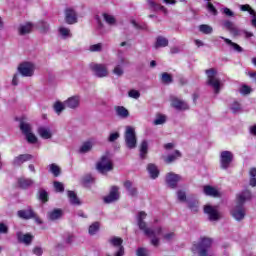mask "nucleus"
<instances>
[{
    "label": "nucleus",
    "instance_id": "f257e3e1",
    "mask_svg": "<svg viewBox=\"0 0 256 256\" xmlns=\"http://www.w3.org/2000/svg\"><path fill=\"white\" fill-rule=\"evenodd\" d=\"M145 219H147V213H145V211L138 212L136 215L137 226L139 227L140 231H143L146 237L151 239V245L154 247H159V235L163 234V228L158 227L153 230L147 227V222Z\"/></svg>",
    "mask_w": 256,
    "mask_h": 256
},
{
    "label": "nucleus",
    "instance_id": "f03ea898",
    "mask_svg": "<svg viewBox=\"0 0 256 256\" xmlns=\"http://www.w3.org/2000/svg\"><path fill=\"white\" fill-rule=\"evenodd\" d=\"M253 197L251 194V190H244L236 197V204L232 208L231 215L236 221H243L245 219V215H247V211L245 210V201H250Z\"/></svg>",
    "mask_w": 256,
    "mask_h": 256
},
{
    "label": "nucleus",
    "instance_id": "7ed1b4c3",
    "mask_svg": "<svg viewBox=\"0 0 256 256\" xmlns=\"http://www.w3.org/2000/svg\"><path fill=\"white\" fill-rule=\"evenodd\" d=\"M212 245L213 239L204 237L201 239L199 244H193L192 252L194 253V255L198 253L200 256H206Z\"/></svg>",
    "mask_w": 256,
    "mask_h": 256
},
{
    "label": "nucleus",
    "instance_id": "20e7f679",
    "mask_svg": "<svg viewBox=\"0 0 256 256\" xmlns=\"http://www.w3.org/2000/svg\"><path fill=\"white\" fill-rule=\"evenodd\" d=\"M207 84L214 89L216 95L221 91V80L217 78V70L214 68L206 70Z\"/></svg>",
    "mask_w": 256,
    "mask_h": 256
},
{
    "label": "nucleus",
    "instance_id": "39448f33",
    "mask_svg": "<svg viewBox=\"0 0 256 256\" xmlns=\"http://www.w3.org/2000/svg\"><path fill=\"white\" fill-rule=\"evenodd\" d=\"M126 147L128 149H135L137 147V134L133 126H126L124 133Z\"/></svg>",
    "mask_w": 256,
    "mask_h": 256
},
{
    "label": "nucleus",
    "instance_id": "423d86ee",
    "mask_svg": "<svg viewBox=\"0 0 256 256\" xmlns=\"http://www.w3.org/2000/svg\"><path fill=\"white\" fill-rule=\"evenodd\" d=\"M97 171L105 175V173H109V171H113V162L109 156H102L100 161H98L96 165Z\"/></svg>",
    "mask_w": 256,
    "mask_h": 256
},
{
    "label": "nucleus",
    "instance_id": "0eeeda50",
    "mask_svg": "<svg viewBox=\"0 0 256 256\" xmlns=\"http://www.w3.org/2000/svg\"><path fill=\"white\" fill-rule=\"evenodd\" d=\"M20 130L22 131L23 135H25L26 140L31 143L35 144L37 143V136L33 134V128L31 127V124L27 122H20Z\"/></svg>",
    "mask_w": 256,
    "mask_h": 256
},
{
    "label": "nucleus",
    "instance_id": "6e6552de",
    "mask_svg": "<svg viewBox=\"0 0 256 256\" xmlns=\"http://www.w3.org/2000/svg\"><path fill=\"white\" fill-rule=\"evenodd\" d=\"M90 69L94 73L95 77L103 79V77H109V67L107 64H90Z\"/></svg>",
    "mask_w": 256,
    "mask_h": 256
},
{
    "label": "nucleus",
    "instance_id": "1a4fd4ad",
    "mask_svg": "<svg viewBox=\"0 0 256 256\" xmlns=\"http://www.w3.org/2000/svg\"><path fill=\"white\" fill-rule=\"evenodd\" d=\"M17 70L22 77H33L35 75V64L33 62H22Z\"/></svg>",
    "mask_w": 256,
    "mask_h": 256
},
{
    "label": "nucleus",
    "instance_id": "9d476101",
    "mask_svg": "<svg viewBox=\"0 0 256 256\" xmlns=\"http://www.w3.org/2000/svg\"><path fill=\"white\" fill-rule=\"evenodd\" d=\"M110 245L114 247V254L113 256H123L125 255V247H123V239L120 237H112L109 239Z\"/></svg>",
    "mask_w": 256,
    "mask_h": 256
},
{
    "label": "nucleus",
    "instance_id": "9b49d317",
    "mask_svg": "<svg viewBox=\"0 0 256 256\" xmlns=\"http://www.w3.org/2000/svg\"><path fill=\"white\" fill-rule=\"evenodd\" d=\"M204 213L208 215L209 221H219L221 219V213L217 206L206 205L204 206Z\"/></svg>",
    "mask_w": 256,
    "mask_h": 256
},
{
    "label": "nucleus",
    "instance_id": "f8f14e48",
    "mask_svg": "<svg viewBox=\"0 0 256 256\" xmlns=\"http://www.w3.org/2000/svg\"><path fill=\"white\" fill-rule=\"evenodd\" d=\"M125 65H127V59L123 56L118 58L117 64L114 66L112 73L116 77H123L125 75Z\"/></svg>",
    "mask_w": 256,
    "mask_h": 256
},
{
    "label": "nucleus",
    "instance_id": "ddd939ff",
    "mask_svg": "<svg viewBox=\"0 0 256 256\" xmlns=\"http://www.w3.org/2000/svg\"><path fill=\"white\" fill-rule=\"evenodd\" d=\"M233 161V152L231 151H223L220 155V163L222 169H229V166L231 165Z\"/></svg>",
    "mask_w": 256,
    "mask_h": 256
},
{
    "label": "nucleus",
    "instance_id": "4468645a",
    "mask_svg": "<svg viewBox=\"0 0 256 256\" xmlns=\"http://www.w3.org/2000/svg\"><path fill=\"white\" fill-rule=\"evenodd\" d=\"M171 105L174 109H177V111H187V109H189V104H187V102L175 96L171 97Z\"/></svg>",
    "mask_w": 256,
    "mask_h": 256
},
{
    "label": "nucleus",
    "instance_id": "2eb2a0df",
    "mask_svg": "<svg viewBox=\"0 0 256 256\" xmlns=\"http://www.w3.org/2000/svg\"><path fill=\"white\" fill-rule=\"evenodd\" d=\"M119 201V187L112 186L109 195L104 197V203H115Z\"/></svg>",
    "mask_w": 256,
    "mask_h": 256
},
{
    "label": "nucleus",
    "instance_id": "dca6fc26",
    "mask_svg": "<svg viewBox=\"0 0 256 256\" xmlns=\"http://www.w3.org/2000/svg\"><path fill=\"white\" fill-rule=\"evenodd\" d=\"M223 27L227 31H229V33L233 35V37H239V35H241V31L239 30V28H237V26H235V23L230 20H225L223 22Z\"/></svg>",
    "mask_w": 256,
    "mask_h": 256
},
{
    "label": "nucleus",
    "instance_id": "f3484780",
    "mask_svg": "<svg viewBox=\"0 0 256 256\" xmlns=\"http://www.w3.org/2000/svg\"><path fill=\"white\" fill-rule=\"evenodd\" d=\"M16 237L19 243H23V245L27 246L31 245V243H33V239L35 238V236L31 234H24L23 232H17Z\"/></svg>",
    "mask_w": 256,
    "mask_h": 256
},
{
    "label": "nucleus",
    "instance_id": "a211bd4d",
    "mask_svg": "<svg viewBox=\"0 0 256 256\" xmlns=\"http://www.w3.org/2000/svg\"><path fill=\"white\" fill-rule=\"evenodd\" d=\"M179 181H181V177L179 176V174L170 172L166 175V183L168 186L171 187V189H175Z\"/></svg>",
    "mask_w": 256,
    "mask_h": 256
},
{
    "label": "nucleus",
    "instance_id": "6ab92c4d",
    "mask_svg": "<svg viewBox=\"0 0 256 256\" xmlns=\"http://www.w3.org/2000/svg\"><path fill=\"white\" fill-rule=\"evenodd\" d=\"M64 13L65 21L68 25H75V23H77V12L72 8H67Z\"/></svg>",
    "mask_w": 256,
    "mask_h": 256
},
{
    "label": "nucleus",
    "instance_id": "aec40b11",
    "mask_svg": "<svg viewBox=\"0 0 256 256\" xmlns=\"http://www.w3.org/2000/svg\"><path fill=\"white\" fill-rule=\"evenodd\" d=\"M31 159H33V156L31 154H20L13 159L12 165H14L15 167H21L23 163H25L26 161H31Z\"/></svg>",
    "mask_w": 256,
    "mask_h": 256
},
{
    "label": "nucleus",
    "instance_id": "412c9836",
    "mask_svg": "<svg viewBox=\"0 0 256 256\" xmlns=\"http://www.w3.org/2000/svg\"><path fill=\"white\" fill-rule=\"evenodd\" d=\"M65 102V106L68 107V109H77L81 103V97L80 96H71L69 97Z\"/></svg>",
    "mask_w": 256,
    "mask_h": 256
},
{
    "label": "nucleus",
    "instance_id": "4be33fe9",
    "mask_svg": "<svg viewBox=\"0 0 256 256\" xmlns=\"http://www.w3.org/2000/svg\"><path fill=\"white\" fill-rule=\"evenodd\" d=\"M203 193L204 195H207L208 197H221V191L217 189L216 187L206 185L203 187Z\"/></svg>",
    "mask_w": 256,
    "mask_h": 256
},
{
    "label": "nucleus",
    "instance_id": "5701e85b",
    "mask_svg": "<svg viewBox=\"0 0 256 256\" xmlns=\"http://www.w3.org/2000/svg\"><path fill=\"white\" fill-rule=\"evenodd\" d=\"M38 135L42 139H51V137H53V132L51 131V128H49L48 126H40L38 128Z\"/></svg>",
    "mask_w": 256,
    "mask_h": 256
},
{
    "label": "nucleus",
    "instance_id": "b1692460",
    "mask_svg": "<svg viewBox=\"0 0 256 256\" xmlns=\"http://www.w3.org/2000/svg\"><path fill=\"white\" fill-rule=\"evenodd\" d=\"M33 31V24L31 22H27L25 24H20L18 26L19 35H28Z\"/></svg>",
    "mask_w": 256,
    "mask_h": 256
},
{
    "label": "nucleus",
    "instance_id": "393cba45",
    "mask_svg": "<svg viewBox=\"0 0 256 256\" xmlns=\"http://www.w3.org/2000/svg\"><path fill=\"white\" fill-rule=\"evenodd\" d=\"M140 159H147V153H149V142L143 140L139 146Z\"/></svg>",
    "mask_w": 256,
    "mask_h": 256
},
{
    "label": "nucleus",
    "instance_id": "a878e982",
    "mask_svg": "<svg viewBox=\"0 0 256 256\" xmlns=\"http://www.w3.org/2000/svg\"><path fill=\"white\" fill-rule=\"evenodd\" d=\"M96 143L97 142L95 141V139L87 140L86 142H84L81 145L80 153H89V151H91V149H93V147H95Z\"/></svg>",
    "mask_w": 256,
    "mask_h": 256
},
{
    "label": "nucleus",
    "instance_id": "bb28decb",
    "mask_svg": "<svg viewBox=\"0 0 256 256\" xmlns=\"http://www.w3.org/2000/svg\"><path fill=\"white\" fill-rule=\"evenodd\" d=\"M18 217H20V219H33V217H35V212L33 211V209L29 208L26 210H20L17 212Z\"/></svg>",
    "mask_w": 256,
    "mask_h": 256
},
{
    "label": "nucleus",
    "instance_id": "cd10ccee",
    "mask_svg": "<svg viewBox=\"0 0 256 256\" xmlns=\"http://www.w3.org/2000/svg\"><path fill=\"white\" fill-rule=\"evenodd\" d=\"M58 33L61 39H71V37H73V34L71 33V29L65 26H60L58 28Z\"/></svg>",
    "mask_w": 256,
    "mask_h": 256
},
{
    "label": "nucleus",
    "instance_id": "c85d7f7f",
    "mask_svg": "<svg viewBox=\"0 0 256 256\" xmlns=\"http://www.w3.org/2000/svg\"><path fill=\"white\" fill-rule=\"evenodd\" d=\"M220 39H222L226 45H229L230 47H232V49H234V51H237V53L243 52V48L241 46H239V44L231 41V39L225 38L223 36H220Z\"/></svg>",
    "mask_w": 256,
    "mask_h": 256
},
{
    "label": "nucleus",
    "instance_id": "c756f323",
    "mask_svg": "<svg viewBox=\"0 0 256 256\" xmlns=\"http://www.w3.org/2000/svg\"><path fill=\"white\" fill-rule=\"evenodd\" d=\"M63 217V210L54 209L48 213V219L50 221H57V219H61Z\"/></svg>",
    "mask_w": 256,
    "mask_h": 256
},
{
    "label": "nucleus",
    "instance_id": "7c9ffc66",
    "mask_svg": "<svg viewBox=\"0 0 256 256\" xmlns=\"http://www.w3.org/2000/svg\"><path fill=\"white\" fill-rule=\"evenodd\" d=\"M147 171L151 179H157L159 177V168L155 164H148Z\"/></svg>",
    "mask_w": 256,
    "mask_h": 256
},
{
    "label": "nucleus",
    "instance_id": "2f4dec72",
    "mask_svg": "<svg viewBox=\"0 0 256 256\" xmlns=\"http://www.w3.org/2000/svg\"><path fill=\"white\" fill-rule=\"evenodd\" d=\"M169 45V40L163 36H158L155 42V49H161V47H167Z\"/></svg>",
    "mask_w": 256,
    "mask_h": 256
},
{
    "label": "nucleus",
    "instance_id": "473e14b6",
    "mask_svg": "<svg viewBox=\"0 0 256 256\" xmlns=\"http://www.w3.org/2000/svg\"><path fill=\"white\" fill-rule=\"evenodd\" d=\"M116 115L122 119H127L129 117V110L123 106H118L116 107Z\"/></svg>",
    "mask_w": 256,
    "mask_h": 256
},
{
    "label": "nucleus",
    "instance_id": "72a5a7b5",
    "mask_svg": "<svg viewBox=\"0 0 256 256\" xmlns=\"http://www.w3.org/2000/svg\"><path fill=\"white\" fill-rule=\"evenodd\" d=\"M249 185L250 187H256V168L249 169Z\"/></svg>",
    "mask_w": 256,
    "mask_h": 256
},
{
    "label": "nucleus",
    "instance_id": "f704fd0d",
    "mask_svg": "<svg viewBox=\"0 0 256 256\" xmlns=\"http://www.w3.org/2000/svg\"><path fill=\"white\" fill-rule=\"evenodd\" d=\"M124 187L128 191L129 195H131V197H135L137 195V188L133 187L131 181H126L124 183Z\"/></svg>",
    "mask_w": 256,
    "mask_h": 256
},
{
    "label": "nucleus",
    "instance_id": "c9c22d12",
    "mask_svg": "<svg viewBox=\"0 0 256 256\" xmlns=\"http://www.w3.org/2000/svg\"><path fill=\"white\" fill-rule=\"evenodd\" d=\"M18 185L22 189H27V187H31V185H33V180L27 178H19Z\"/></svg>",
    "mask_w": 256,
    "mask_h": 256
},
{
    "label": "nucleus",
    "instance_id": "e433bc0d",
    "mask_svg": "<svg viewBox=\"0 0 256 256\" xmlns=\"http://www.w3.org/2000/svg\"><path fill=\"white\" fill-rule=\"evenodd\" d=\"M65 107H67L65 105V101L64 102L57 101L53 105L54 111L55 113H57V115H59L60 113H63V111H65Z\"/></svg>",
    "mask_w": 256,
    "mask_h": 256
},
{
    "label": "nucleus",
    "instance_id": "4c0bfd02",
    "mask_svg": "<svg viewBox=\"0 0 256 256\" xmlns=\"http://www.w3.org/2000/svg\"><path fill=\"white\" fill-rule=\"evenodd\" d=\"M181 152L179 150H176L173 154H170L165 159V163H173V161H177V159H180Z\"/></svg>",
    "mask_w": 256,
    "mask_h": 256
},
{
    "label": "nucleus",
    "instance_id": "58836bf2",
    "mask_svg": "<svg viewBox=\"0 0 256 256\" xmlns=\"http://www.w3.org/2000/svg\"><path fill=\"white\" fill-rule=\"evenodd\" d=\"M200 33H203L204 35H211L213 33V27L207 24H202L199 26Z\"/></svg>",
    "mask_w": 256,
    "mask_h": 256
},
{
    "label": "nucleus",
    "instance_id": "ea45409f",
    "mask_svg": "<svg viewBox=\"0 0 256 256\" xmlns=\"http://www.w3.org/2000/svg\"><path fill=\"white\" fill-rule=\"evenodd\" d=\"M100 227L101 225L99 224V222L92 223L88 228L89 235H97Z\"/></svg>",
    "mask_w": 256,
    "mask_h": 256
},
{
    "label": "nucleus",
    "instance_id": "a19ab883",
    "mask_svg": "<svg viewBox=\"0 0 256 256\" xmlns=\"http://www.w3.org/2000/svg\"><path fill=\"white\" fill-rule=\"evenodd\" d=\"M68 197L71 205H81V202H79V198L77 197V194L73 191H68Z\"/></svg>",
    "mask_w": 256,
    "mask_h": 256
},
{
    "label": "nucleus",
    "instance_id": "79ce46f5",
    "mask_svg": "<svg viewBox=\"0 0 256 256\" xmlns=\"http://www.w3.org/2000/svg\"><path fill=\"white\" fill-rule=\"evenodd\" d=\"M49 171L54 177H59L61 175V168L57 166V164H50Z\"/></svg>",
    "mask_w": 256,
    "mask_h": 256
},
{
    "label": "nucleus",
    "instance_id": "37998d69",
    "mask_svg": "<svg viewBox=\"0 0 256 256\" xmlns=\"http://www.w3.org/2000/svg\"><path fill=\"white\" fill-rule=\"evenodd\" d=\"M89 51H91L92 53H99V52L103 51V44L98 43V44L90 45Z\"/></svg>",
    "mask_w": 256,
    "mask_h": 256
},
{
    "label": "nucleus",
    "instance_id": "c03bdc74",
    "mask_svg": "<svg viewBox=\"0 0 256 256\" xmlns=\"http://www.w3.org/2000/svg\"><path fill=\"white\" fill-rule=\"evenodd\" d=\"M103 19L108 23V25H115L116 23L115 17L111 14H103Z\"/></svg>",
    "mask_w": 256,
    "mask_h": 256
},
{
    "label": "nucleus",
    "instance_id": "a18cd8bd",
    "mask_svg": "<svg viewBox=\"0 0 256 256\" xmlns=\"http://www.w3.org/2000/svg\"><path fill=\"white\" fill-rule=\"evenodd\" d=\"M162 82L166 83L167 85H169V83H173V77L171 76V74L164 72L162 74Z\"/></svg>",
    "mask_w": 256,
    "mask_h": 256
},
{
    "label": "nucleus",
    "instance_id": "49530a36",
    "mask_svg": "<svg viewBox=\"0 0 256 256\" xmlns=\"http://www.w3.org/2000/svg\"><path fill=\"white\" fill-rule=\"evenodd\" d=\"M165 121H167V118L165 117V115L159 114L156 116V119L154 120V125H163Z\"/></svg>",
    "mask_w": 256,
    "mask_h": 256
},
{
    "label": "nucleus",
    "instance_id": "de8ad7c7",
    "mask_svg": "<svg viewBox=\"0 0 256 256\" xmlns=\"http://www.w3.org/2000/svg\"><path fill=\"white\" fill-rule=\"evenodd\" d=\"M38 27L39 29H41V31L43 33H47V31H49V23H47L46 21L42 20L38 23Z\"/></svg>",
    "mask_w": 256,
    "mask_h": 256
},
{
    "label": "nucleus",
    "instance_id": "09e8293b",
    "mask_svg": "<svg viewBox=\"0 0 256 256\" xmlns=\"http://www.w3.org/2000/svg\"><path fill=\"white\" fill-rule=\"evenodd\" d=\"M49 195L47 194V191L40 190L39 191V199L43 201V203H47Z\"/></svg>",
    "mask_w": 256,
    "mask_h": 256
},
{
    "label": "nucleus",
    "instance_id": "8fccbe9b",
    "mask_svg": "<svg viewBox=\"0 0 256 256\" xmlns=\"http://www.w3.org/2000/svg\"><path fill=\"white\" fill-rule=\"evenodd\" d=\"M54 189L59 193H63L65 191V187L63 186V183L57 182V181L54 182Z\"/></svg>",
    "mask_w": 256,
    "mask_h": 256
},
{
    "label": "nucleus",
    "instance_id": "3c124183",
    "mask_svg": "<svg viewBox=\"0 0 256 256\" xmlns=\"http://www.w3.org/2000/svg\"><path fill=\"white\" fill-rule=\"evenodd\" d=\"M137 256H149V250L147 248H138L136 251Z\"/></svg>",
    "mask_w": 256,
    "mask_h": 256
},
{
    "label": "nucleus",
    "instance_id": "603ef678",
    "mask_svg": "<svg viewBox=\"0 0 256 256\" xmlns=\"http://www.w3.org/2000/svg\"><path fill=\"white\" fill-rule=\"evenodd\" d=\"M240 9L241 11H248L251 15H255V10H253L249 4L241 5Z\"/></svg>",
    "mask_w": 256,
    "mask_h": 256
},
{
    "label": "nucleus",
    "instance_id": "864d4df0",
    "mask_svg": "<svg viewBox=\"0 0 256 256\" xmlns=\"http://www.w3.org/2000/svg\"><path fill=\"white\" fill-rule=\"evenodd\" d=\"M129 97H131L132 99H139V97H141V93H139V91L137 90H130L128 92Z\"/></svg>",
    "mask_w": 256,
    "mask_h": 256
},
{
    "label": "nucleus",
    "instance_id": "5fc2aeb1",
    "mask_svg": "<svg viewBox=\"0 0 256 256\" xmlns=\"http://www.w3.org/2000/svg\"><path fill=\"white\" fill-rule=\"evenodd\" d=\"M119 137H120L119 132L111 133V134L109 135V137H108V141H109L110 143H113V142L117 141Z\"/></svg>",
    "mask_w": 256,
    "mask_h": 256
},
{
    "label": "nucleus",
    "instance_id": "6e6d98bb",
    "mask_svg": "<svg viewBox=\"0 0 256 256\" xmlns=\"http://www.w3.org/2000/svg\"><path fill=\"white\" fill-rule=\"evenodd\" d=\"M178 201H187V194H185V191L179 190L177 192Z\"/></svg>",
    "mask_w": 256,
    "mask_h": 256
},
{
    "label": "nucleus",
    "instance_id": "4d7b16f0",
    "mask_svg": "<svg viewBox=\"0 0 256 256\" xmlns=\"http://www.w3.org/2000/svg\"><path fill=\"white\" fill-rule=\"evenodd\" d=\"M241 95H249L251 93V88L247 85H244L240 88Z\"/></svg>",
    "mask_w": 256,
    "mask_h": 256
},
{
    "label": "nucleus",
    "instance_id": "13d9d810",
    "mask_svg": "<svg viewBox=\"0 0 256 256\" xmlns=\"http://www.w3.org/2000/svg\"><path fill=\"white\" fill-rule=\"evenodd\" d=\"M207 9L212 15H217V8L211 2L207 3Z\"/></svg>",
    "mask_w": 256,
    "mask_h": 256
},
{
    "label": "nucleus",
    "instance_id": "bf43d9fd",
    "mask_svg": "<svg viewBox=\"0 0 256 256\" xmlns=\"http://www.w3.org/2000/svg\"><path fill=\"white\" fill-rule=\"evenodd\" d=\"M231 111H233L234 113H239V111H241V104H239L238 102H234L231 106Z\"/></svg>",
    "mask_w": 256,
    "mask_h": 256
},
{
    "label": "nucleus",
    "instance_id": "052dcab7",
    "mask_svg": "<svg viewBox=\"0 0 256 256\" xmlns=\"http://www.w3.org/2000/svg\"><path fill=\"white\" fill-rule=\"evenodd\" d=\"M163 237L165 241H173V239H175V233L169 232L167 234H164Z\"/></svg>",
    "mask_w": 256,
    "mask_h": 256
},
{
    "label": "nucleus",
    "instance_id": "680f3d73",
    "mask_svg": "<svg viewBox=\"0 0 256 256\" xmlns=\"http://www.w3.org/2000/svg\"><path fill=\"white\" fill-rule=\"evenodd\" d=\"M73 239H75V236H73V234L68 233L64 236L65 243H73Z\"/></svg>",
    "mask_w": 256,
    "mask_h": 256
},
{
    "label": "nucleus",
    "instance_id": "e2e57ef3",
    "mask_svg": "<svg viewBox=\"0 0 256 256\" xmlns=\"http://www.w3.org/2000/svg\"><path fill=\"white\" fill-rule=\"evenodd\" d=\"M34 255L42 256L43 255V248L36 246L33 248Z\"/></svg>",
    "mask_w": 256,
    "mask_h": 256
},
{
    "label": "nucleus",
    "instance_id": "0e129e2a",
    "mask_svg": "<svg viewBox=\"0 0 256 256\" xmlns=\"http://www.w3.org/2000/svg\"><path fill=\"white\" fill-rule=\"evenodd\" d=\"M95 181V178H93V176H91V175H86V176H84V178H83V183H93Z\"/></svg>",
    "mask_w": 256,
    "mask_h": 256
},
{
    "label": "nucleus",
    "instance_id": "69168bd1",
    "mask_svg": "<svg viewBox=\"0 0 256 256\" xmlns=\"http://www.w3.org/2000/svg\"><path fill=\"white\" fill-rule=\"evenodd\" d=\"M12 85L14 87H17V85H19V74H14L13 78H12Z\"/></svg>",
    "mask_w": 256,
    "mask_h": 256
},
{
    "label": "nucleus",
    "instance_id": "338daca9",
    "mask_svg": "<svg viewBox=\"0 0 256 256\" xmlns=\"http://www.w3.org/2000/svg\"><path fill=\"white\" fill-rule=\"evenodd\" d=\"M8 231H9V228L7 227V225L0 223V233L7 234Z\"/></svg>",
    "mask_w": 256,
    "mask_h": 256
},
{
    "label": "nucleus",
    "instance_id": "774afa93",
    "mask_svg": "<svg viewBox=\"0 0 256 256\" xmlns=\"http://www.w3.org/2000/svg\"><path fill=\"white\" fill-rule=\"evenodd\" d=\"M223 13H224V15H226L227 17H233V15H234L233 11H231V9H229V8H224V9H223Z\"/></svg>",
    "mask_w": 256,
    "mask_h": 256
}]
</instances>
